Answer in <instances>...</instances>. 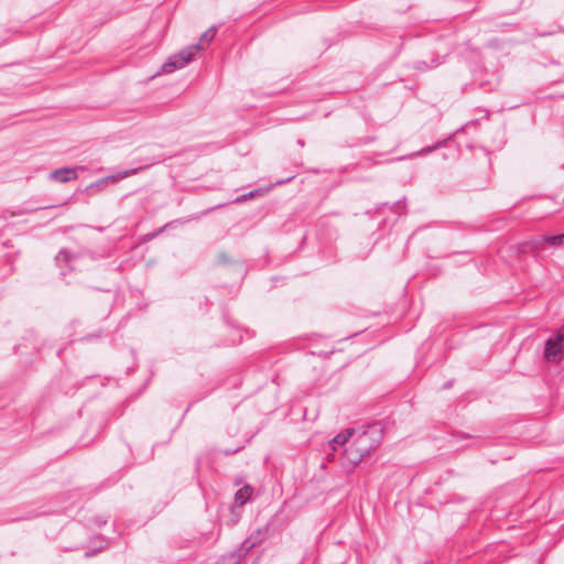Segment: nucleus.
<instances>
[{
    "mask_svg": "<svg viewBox=\"0 0 564 564\" xmlns=\"http://www.w3.org/2000/svg\"><path fill=\"white\" fill-rule=\"evenodd\" d=\"M263 193H264V192H263L262 189H257V191H254V192H250V193L248 194V197L260 196V195H262Z\"/></svg>",
    "mask_w": 564,
    "mask_h": 564,
    "instance_id": "nucleus-9",
    "label": "nucleus"
},
{
    "mask_svg": "<svg viewBox=\"0 0 564 564\" xmlns=\"http://www.w3.org/2000/svg\"><path fill=\"white\" fill-rule=\"evenodd\" d=\"M563 341H564V326L558 329L555 338H550L545 343L544 356L549 361L558 362L563 354Z\"/></svg>",
    "mask_w": 564,
    "mask_h": 564,
    "instance_id": "nucleus-3",
    "label": "nucleus"
},
{
    "mask_svg": "<svg viewBox=\"0 0 564 564\" xmlns=\"http://www.w3.org/2000/svg\"><path fill=\"white\" fill-rule=\"evenodd\" d=\"M129 174H130V172H124L121 176H122V177H126V176H128Z\"/></svg>",
    "mask_w": 564,
    "mask_h": 564,
    "instance_id": "nucleus-10",
    "label": "nucleus"
},
{
    "mask_svg": "<svg viewBox=\"0 0 564 564\" xmlns=\"http://www.w3.org/2000/svg\"><path fill=\"white\" fill-rule=\"evenodd\" d=\"M199 51V45H191L180 53L170 56L167 61L162 65L161 72L164 74H171L175 70L184 68L188 63L193 61Z\"/></svg>",
    "mask_w": 564,
    "mask_h": 564,
    "instance_id": "nucleus-2",
    "label": "nucleus"
},
{
    "mask_svg": "<svg viewBox=\"0 0 564 564\" xmlns=\"http://www.w3.org/2000/svg\"><path fill=\"white\" fill-rule=\"evenodd\" d=\"M381 438L382 430L378 425H371L362 433H360L354 444L356 454L352 452V449L348 453L352 465H357L366 454H369L381 441Z\"/></svg>",
    "mask_w": 564,
    "mask_h": 564,
    "instance_id": "nucleus-1",
    "label": "nucleus"
},
{
    "mask_svg": "<svg viewBox=\"0 0 564 564\" xmlns=\"http://www.w3.org/2000/svg\"><path fill=\"white\" fill-rule=\"evenodd\" d=\"M50 178L58 183H66L77 178V172L75 169L72 167H63L53 171L50 174Z\"/></svg>",
    "mask_w": 564,
    "mask_h": 564,
    "instance_id": "nucleus-4",
    "label": "nucleus"
},
{
    "mask_svg": "<svg viewBox=\"0 0 564 564\" xmlns=\"http://www.w3.org/2000/svg\"><path fill=\"white\" fill-rule=\"evenodd\" d=\"M251 495H252V489L251 487L249 486H243L242 488H240L236 495H235V499L236 501L239 503V505H243L246 503L250 498H251Z\"/></svg>",
    "mask_w": 564,
    "mask_h": 564,
    "instance_id": "nucleus-5",
    "label": "nucleus"
},
{
    "mask_svg": "<svg viewBox=\"0 0 564 564\" xmlns=\"http://www.w3.org/2000/svg\"><path fill=\"white\" fill-rule=\"evenodd\" d=\"M352 432L347 430V431H344V432H340L339 434H337L330 442L332 446H333V449H336L337 446H341L344 445L351 436Z\"/></svg>",
    "mask_w": 564,
    "mask_h": 564,
    "instance_id": "nucleus-6",
    "label": "nucleus"
},
{
    "mask_svg": "<svg viewBox=\"0 0 564 564\" xmlns=\"http://www.w3.org/2000/svg\"><path fill=\"white\" fill-rule=\"evenodd\" d=\"M215 33L216 32L214 29H209L200 36L199 43L197 44L200 46V50L203 48L204 45H208L210 43V41L215 36Z\"/></svg>",
    "mask_w": 564,
    "mask_h": 564,
    "instance_id": "nucleus-7",
    "label": "nucleus"
},
{
    "mask_svg": "<svg viewBox=\"0 0 564 564\" xmlns=\"http://www.w3.org/2000/svg\"><path fill=\"white\" fill-rule=\"evenodd\" d=\"M544 240L551 245H562L564 243V234L557 236H549L545 237Z\"/></svg>",
    "mask_w": 564,
    "mask_h": 564,
    "instance_id": "nucleus-8",
    "label": "nucleus"
}]
</instances>
